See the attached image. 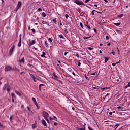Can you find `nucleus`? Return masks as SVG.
<instances>
[{"instance_id": "obj_1", "label": "nucleus", "mask_w": 130, "mask_h": 130, "mask_svg": "<svg viewBox=\"0 0 130 130\" xmlns=\"http://www.w3.org/2000/svg\"><path fill=\"white\" fill-rule=\"evenodd\" d=\"M15 47H16V46L15 45V44H13L10 48V50H9V56H11L12 55H13V54L14 53V49H15Z\"/></svg>"}, {"instance_id": "obj_2", "label": "nucleus", "mask_w": 130, "mask_h": 130, "mask_svg": "<svg viewBox=\"0 0 130 130\" xmlns=\"http://www.w3.org/2000/svg\"><path fill=\"white\" fill-rule=\"evenodd\" d=\"M43 116L44 117L45 119L47 121L48 123H49V120H48V117H49V114L47 112L44 111L43 112Z\"/></svg>"}, {"instance_id": "obj_3", "label": "nucleus", "mask_w": 130, "mask_h": 130, "mask_svg": "<svg viewBox=\"0 0 130 130\" xmlns=\"http://www.w3.org/2000/svg\"><path fill=\"white\" fill-rule=\"evenodd\" d=\"M21 6H22V2L21 1H19L18 2L16 8L14 10V11H15L16 13H17V12H18V10H19L20 9V8H21Z\"/></svg>"}, {"instance_id": "obj_4", "label": "nucleus", "mask_w": 130, "mask_h": 130, "mask_svg": "<svg viewBox=\"0 0 130 130\" xmlns=\"http://www.w3.org/2000/svg\"><path fill=\"white\" fill-rule=\"evenodd\" d=\"M74 3H75V4H77V5H80L81 6H86V5H85V4L83 3V2L80 0H74Z\"/></svg>"}, {"instance_id": "obj_5", "label": "nucleus", "mask_w": 130, "mask_h": 130, "mask_svg": "<svg viewBox=\"0 0 130 130\" xmlns=\"http://www.w3.org/2000/svg\"><path fill=\"white\" fill-rule=\"evenodd\" d=\"M32 100L34 103V104L36 105V107H37L38 109H39L40 107L38 106V104L37 103V102H36V99L35 98L32 97Z\"/></svg>"}, {"instance_id": "obj_6", "label": "nucleus", "mask_w": 130, "mask_h": 130, "mask_svg": "<svg viewBox=\"0 0 130 130\" xmlns=\"http://www.w3.org/2000/svg\"><path fill=\"white\" fill-rule=\"evenodd\" d=\"M12 67L10 66H7L5 67V72H9V71H12Z\"/></svg>"}, {"instance_id": "obj_7", "label": "nucleus", "mask_w": 130, "mask_h": 130, "mask_svg": "<svg viewBox=\"0 0 130 130\" xmlns=\"http://www.w3.org/2000/svg\"><path fill=\"white\" fill-rule=\"evenodd\" d=\"M11 97H12V102H14L15 99H17V96H16V94H15V93H12Z\"/></svg>"}, {"instance_id": "obj_8", "label": "nucleus", "mask_w": 130, "mask_h": 130, "mask_svg": "<svg viewBox=\"0 0 130 130\" xmlns=\"http://www.w3.org/2000/svg\"><path fill=\"white\" fill-rule=\"evenodd\" d=\"M53 78L54 79V80H58V76L56 74H55V73L53 72Z\"/></svg>"}, {"instance_id": "obj_9", "label": "nucleus", "mask_w": 130, "mask_h": 130, "mask_svg": "<svg viewBox=\"0 0 130 130\" xmlns=\"http://www.w3.org/2000/svg\"><path fill=\"white\" fill-rule=\"evenodd\" d=\"M42 123L44 126H47V124L46 123V121L44 119L42 120Z\"/></svg>"}, {"instance_id": "obj_10", "label": "nucleus", "mask_w": 130, "mask_h": 130, "mask_svg": "<svg viewBox=\"0 0 130 130\" xmlns=\"http://www.w3.org/2000/svg\"><path fill=\"white\" fill-rule=\"evenodd\" d=\"M21 43H22V38H21V36H20L19 38V42L18 44V47H21Z\"/></svg>"}, {"instance_id": "obj_11", "label": "nucleus", "mask_w": 130, "mask_h": 130, "mask_svg": "<svg viewBox=\"0 0 130 130\" xmlns=\"http://www.w3.org/2000/svg\"><path fill=\"white\" fill-rule=\"evenodd\" d=\"M8 86H9V84H6L4 85L3 87V91H5V90H6L7 88H8Z\"/></svg>"}, {"instance_id": "obj_12", "label": "nucleus", "mask_w": 130, "mask_h": 130, "mask_svg": "<svg viewBox=\"0 0 130 130\" xmlns=\"http://www.w3.org/2000/svg\"><path fill=\"white\" fill-rule=\"evenodd\" d=\"M35 43H36V41H35V40H32V42L29 44V46L34 45Z\"/></svg>"}, {"instance_id": "obj_13", "label": "nucleus", "mask_w": 130, "mask_h": 130, "mask_svg": "<svg viewBox=\"0 0 130 130\" xmlns=\"http://www.w3.org/2000/svg\"><path fill=\"white\" fill-rule=\"evenodd\" d=\"M15 92L16 93V94H17V95H18L20 97V96H22V94H21V93H20V92L18 91L17 90H15Z\"/></svg>"}, {"instance_id": "obj_14", "label": "nucleus", "mask_w": 130, "mask_h": 130, "mask_svg": "<svg viewBox=\"0 0 130 130\" xmlns=\"http://www.w3.org/2000/svg\"><path fill=\"white\" fill-rule=\"evenodd\" d=\"M19 62H23V63H25V59L24 57H22L20 60H19Z\"/></svg>"}, {"instance_id": "obj_15", "label": "nucleus", "mask_w": 130, "mask_h": 130, "mask_svg": "<svg viewBox=\"0 0 130 130\" xmlns=\"http://www.w3.org/2000/svg\"><path fill=\"white\" fill-rule=\"evenodd\" d=\"M110 89V87H103L101 88V90H103V91H104V90H109Z\"/></svg>"}, {"instance_id": "obj_16", "label": "nucleus", "mask_w": 130, "mask_h": 130, "mask_svg": "<svg viewBox=\"0 0 130 130\" xmlns=\"http://www.w3.org/2000/svg\"><path fill=\"white\" fill-rule=\"evenodd\" d=\"M43 86H44V84H40L39 86V90L40 91H41V87H43Z\"/></svg>"}, {"instance_id": "obj_17", "label": "nucleus", "mask_w": 130, "mask_h": 130, "mask_svg": "<svg viewBox=\"0 0 130 130\" xmlns=\"http://www.w3.org/2000/svg\"><path fill=\"white\" fill-rule=\"evenodd\" d=\"M114 25H115V26H120V24H121L120 22L119 23H114Z\"/></svg>"}, {"instance_id": "obj_18", "label": "nucleus", "mask_w": 130, "mask_h": 130, "mask_svg": "<svg viewBox=\"0 0 130 130\" xmlns=\"http://www.w3.org/2000/svg\"><path fill=\"white\" fill-rule=\"evenodd\" d=\"M53 22L54 24H57V21L56 20V18L53 19Z\"/></svg>"}, {"instance_id": "obj_19", "label": "nucleus", "mask_w": 130, "mask_h": 130, "mask_svg": "<svg viewBox=\"0 0 130 130\" xmlns=\"http://www.w3.org/2000/svg\"><path fill=\"white\" fill-rule=\"evenodd\" d=\"M59 37L62 39H64V37L63 36V35L62 34H61L59 36Z\"/></svg>"}, {"instance_id": "obj_20", "label": "nucleus", "mask_w": 130, "mask_h": 130, "mask_svg": "<svg viewBox=\"0 0 130 130\" xmlns=\"http://www.w3.org/2000/svg\"><path fill=\"white\" fill-rule=\"evenodd\" d=\"M13 117H14V116H13V115H11L10 116V121H11V122H13Z\"/></svg>"}, {"instance_id": "obj_21", "label": "nucleus", "mask_w": 130, "mask_h": 130, "mask_svg": "<svg viewBox=\"0 0 130 130\" xmlns=\"http://www.w3.org/2000/svg\"><path fill=\"white\" fill-rule=\"evenodd\" d=\"M45 46L46 47H48V43H47V41H45Z\"/></svg>"}, {"instance_id": "obj_22", "label": "nucleus", "mask_w": 130, "mask_h": 130, "mask_svg": "<svg viewBox=\"0 0 130 130\" xmlns=\"http://www.w3.org/2000/svg\"><path fill=\"white\" fill-rule=\"evenodd\" d=\"M78 130H86V127H84L83 128H77Z\"/></svg>"}, {"instance_id": "obj_23", "label": "nucleus", "mask_w": 130, "mask_h": 130, "mask_svg": "<svg viewBox=\"0 0 130 130\" xmlns=\"http://www.w3.org/2000/svg\"><path fill=\"white\" fill-rule=\"evenodd\" d=\"M109 60V58L105 57V63H106V62H107V61H108Z\"/></svg>"}, {"instance_id": "obj_24", "label": "nucleus", "mask_w": 130, "mask_h": 130, "mask_svg": "<svg viewBox=\"0 0 130 130\" xmlns=\"http://www.w3.org/2000/svg\"><path fill=\"white\" fill-rule=\"evenodd\" d=\"M42 16L43 17V18H45V17H46V14L45 12H43Z\"/></svg>"}, {"instance_id": "obj_25", "label": "nucleus", "mask_w": 130, "mask_h": 130, "mask_svg": "<svg viewBox=\"0 0 130 130\" xmlns=\"http://www.w3.org/2000/svg\"><path fill=\"white\" fill-rule=\"evenodd\" d=\"M45 55H46V54L45 53V52H43L42 55H41V57H45Z\"/></svg>"}, {"instance_id": "obj_26", "label": "nucleus", "mask_w": 130, "mask_h": 130, "mask_svg": "<svg viewBox=\"0 0 130 130\" xmlns=\"http://www.w3.org/2000/svg\"><path fill=\"white\" fill-rule=\"evenodd\" d=\"M80 16H81L82 17H83V16L85 15V11H82V13L80 14Z\"/></svg>"}, {"instance_id": "obj_27", "label": "nucleus", "mask_w": 130, "mask_h": 130, "mask_svg": "<svg viewBox=\"0 0 130 130\" xmlns=\"http://www.w3.org/2000/svg\"><path fill=\"white\" fill-rule=\"evenodd\" d=\"M42 24H44V25H47L48 23L46 21H44V20L42 21Z\"/></svg>"}, {"instance_id": "obj_28", "label": "nucleus", "mask_w": 130, "mask_h": 130, "mask_svg": "<svg viewBox=\"0 0 130 130\" xmlns=\"http://www.w3.org/2000/svg\"><path fill=\"white\" fill-rule=\"evenodd\" d=\"M120 125V124H116V125L114 126L115 130H116V129L117 128V127H118Z\"/></svg>"}, {"instance_id": "obj_29", "label": "nucleus", "mask_w": 130, "mask_h": 130, "mask_svg": "<svg viewBox=\"0 0 130 130\" xmlns=\"http://www.w3.org/2000/svg\"><path fill=\"white\" fill-rule=\"evenodd\" d=\"M128 87H130V82H129L128 83V84L125 86V89H127V88H128Z\"/></svg>"}, {"instance_id": "obj_30", "label": "nucleus", "mask_w": 130, "mask_h": 130, "mask_svg": "<svg viewBox=\"0 0 130 130\" xmlns=\"http://www.w3.org/2000/svg\"><path fill=\"white\" fill-rule=\"evenodd\" d=\"M94 12H97V11H96V10H93V11H92V12H91V15H95Z\"/></svg>"}, {"instance_id": "obj_31", "label": "nucleus", "mask_w": 130, "mask_h": 130, "mask_svg": "<svg viewBox=\"0 0 130 130\" xmlns=\"http://www.w3.org/2000/svg\"><path fill=\"white\" fill-rule=\"evenodd\" d=\"M31 31H32V33H34V34H35V33H36V30H35V29H34V28H32L31 29Z\"/></svg>"}, {"instance_id": "obj_32", "label": "nucleus", "mask_w": 130, "mask_h": 130, "mask_svg": "<svg viewBox=\"0 0 130 130\" xmlns=\"http://www.w3.org/2000/svg\"><path fill=\"white\" fill-rule=\"evenodd\" d=\"M87 48H88V50H93V49H94L93 48H91V47H88Z\"/></svg>"}, {"instance_id": "obj_33", "label": "nucleus", "mask_w": 130, "mask_h": 130, "mask_svg": "<svg viewBox=\"0 0 130 130\" xmlns=\"http://www.w3.org/2000/svg\"><path fill=\"white\" fill-rule=\"evenodd\" d=\"M32 127L33 129H34V128H36V124H32Z\"/></svg>"}, {"instance_id": "obj_34", "label": "nucleus", "mask_w": 130, "mask_h": 130, "mask_svg": "<svg viewBox=\"0 0 130 130\" xmlns=\"http://www.w3.org/2000/svg\"><path fill=\"white\" fill-rule=\"evenodd\" d=\"M48 40H49V41H50V42H52L53 39H51V38H48Z\"/></svg>"}, {"instance_id": "obj_35", "label": "nucleus", "mask_w": 130, "mask_h": 130, "mask_svg": "<svg viewBox=\"0 0 130 130\" xmlns=\"http://www.w3.org/2000/svg\"><path fill=\"white\" fill-rule=\"evenodd\" d=\"M118 18H121L122 17H123V14L118 15Z\"/></svg>"}, {"instance_id": "obj_36", "label": "nucleus", "mask_w": 130, "mask_h": 130, "mask_svg": "<svg viewBox=\"0 0 130 130\" xmlns=\"http://www.w3.org/2000/svg\"><path fill=\"white\" fill-rule=\"evenodd\" d=\"M85 27H87L88 29H91V27L87 24L85 25Z\"/></svg>"}, {"instance_id": "obj_37", "label": "nucleus", "mask_w": 130, "mask_h": 130, "mask_svg": "<svg viewBox=\"0 0 130 130\" xmlns=\"http://www.w3.org/2000/svg\"><path fill=\"white\" fill-rule=\"evenodd\" d=\"M113 54V55H115V52L112 51L111 53H110V54Z\"/></svg>"}, {"instance_id": "obj_38", "label": "nucleus", "mask_w": 130, "mask_h": 130, "mask_svg": "<svg viewBox=\"0 0 130 130\" xmlns=\"http://www.w3.org/2000/svg\"><path fill=\"white\" fill-rule=\"evenodd\" d=\"M30 76L32 78H33V79H35L36 77H35V76L34 75H33L32 74H30Z\"/></svg>"}, {"instance_id": "obj_39", "label": "nucleus", "mask_w": 130, "mask_h": 130, "mask_svg": "<svg viewBox=\"0 0 130 130\" xmlns=\"http://www.w3.org/2000/svg\"><path fill=\"white\" fill-rule=\"evenodd\" d=\"M80 27L82 28V29H84V28H83V23H82V22L80 23Z\"/></svg>"}, {"instance_id": "obj_40", "label": "nucleus", "mask_w": 130, "mask_h": 130, "mask_svg": "<svg viewBox=\"0 0 130 130\" xmlns=\"http://www.w3.org/2000/svg\"><path fill=\"white\" fill-rule=\"evenodd\" d=\"M90 37H83L84 39H89V38H90Z\"/></svg>"}, {"instance_id": "obj_41", "label": "nucleus", "mask_w": 130, "mask_h": 130, "mask_svg": "<svg viewBox=\"0 0 130 130\" xmlns=\"http://www.w3.org/2000/svg\"><path fill=\"white\" fill-rule=\"evenodd\" d=\"M64 32H65V33H66V34H68V33H69V31H68V29H66L64 30Z\"/></svg>"}, {"instance_id": "obj_42", "label": "nucleus", "mask_w": 130, "mask_h": 130, "mask_svg": "<svg viewBox=\"0 0 130 130\" xmlns=\"http://www.w3.org/2000/svg\"><path fill=\"white\" fill-rule=\"evenodd\" d=\"M37 11L38 12H41V11H42V9H41V8H39V9H38Z\"/></svg>"}, {"instance_id": "obj_43", "label": "nucleus", "mask_w": 130, "mask_h": 130, "mask_svg": "<svg viewBox=\"0 0 130 130\" xmlns=\"http://www.w3.org/2000/svg\"><path fill=\"white\" fill-rule=\"evenodd\" d=\"M27 108L28 110H29V111H31V112H32V111H31V109H30V107L27 106Z\"/></svg>"}, {"instance_id": "obj_44", "label": "nucleus", "mask_w": 130, "mask_h": 130, "mask_svg": "<svg viewBox=\"0 0 130 130\" xmlns=\"http://www.w3.org/2000/svg\"><path fill=\"white\" fill-rule=\"evenodd\" d=\"M28 67H33V65L32 64L28 63L27 64Z\"/></svg>"}, {"instance_id": "obj_45", "label": "nucleus", "mask_w": 130, "mask_h": 130, "mask_svg": "<svg viewBox=\"0 0 130 130\" xmlns=\"http://www.w3.org/2000/svg\"><path fill=\"white\" fill-rule=\"evenodd\" d=\"M116 32H117V33H118L119 34L120 33H121L120 30H116Z\"/></svg>"}, {"instance_id": "obj_46", "label": "nucleus", "mask_w": 130, "mask_h": 130, "mask_svg": "<svg viewBox=\"0 0 130 130\" xmlns=\"http://www.w3.org/2000/svg\"><path fill=\"white\" fill-rule=\"evenodd\" d=\"M78 12L80 13V14H81V10L79 9V8L77 10Z\"/></svg>"}, {"instance_id": "obj_47", "label": "nucleus", "mask_w": 130, "mask_h": 130, "mask_svg": "<svg viewBox=\"0 0 130 130\" xmlns=\"http://www.w3.org/2000/svg\"><path fill=\"white\" fill-rule=\"evenodd\" d=\"M33 80H34V82H35V83H36V82H37L36 80H38V79H37V78H36L34 79Z\"/></svg>"}, {"instance_id": "obj_48", "label": "nucleus", "mask_w": 130, "mask_h": 130, "mask_svg": "<svg viewBox=\"0 0 130 130\" xmlns=\"http://www.w3.org/2000/svg\"><path fill=\"white\" fill-rule=\"evenodd\" d=\"M65 17H66V19H68V18H69V15L68 14H66Z\"/></svg>"}, {"instance_id": "obj_49", "label": "nucleus", "mask_w": 130, "mask_h": 130, "mask_svg": "<svg viewBox=\"0 0 130 130\" xmlns=\"http://www.w3.org/2000/svg\"><path fill=\"white\" fill-rule=\"evenodd\" d=\"M76 56L79 58V57H80V56H79V54L77 53L76 55Z\"/></svg>"}, {"instance_id": "obj_50", "label": "nucleus", "mask_w": 130, "mask_h": 130, "mask_svg": "<svg viewBox=\"0 0 130 130\" xmlns=\"http://www.w3.org/2000/svg\"><path fill=\"white\" fill-rule=\"evenodd\" d=\"M106 40H108V39H109V37H108V36H107L106 37Z\"/></svg>"}, {"instance_id": "obj_51", "label": "nucleus", "mask_w": 130, "mask_h": 130, "mask_svg": "<svg viewBox=\"0 0 130 130\" xmlns=\"http://www.w3.org/2000/svg\"><path fill=\"white\" fill-rule=\"evenodd\" d=\"M49 119H50V120H54V118H52L51 117H49Z\"/></svg>"}, {"instance_id": "obj_52", "label": "nucleus", "mask_w": 130, "mask_h": 130, "mask_svg": "<svg viewBox=\"0 0 130 130\" xmlns=\"http://www.w3.org/2000/svg\"><path fill=\"white\" fill-rule=\"evenodd\" d=\"M78 67H81V62L78 61Z\"/></svg>"}, {"instance_id": "obj_53", "label": "nucleus", "mask_w": 130, "mask_h": 130, "mask_svg": "<svg viewBox=\"0 0 130 130\" xmlns=\"http://www.w3.org/2000/svg\"><path fill=\"white\" fill-rule=\"evenodd\" d=\"M72 74L74 75L75 77H76V73H75L74 71L72 72Z\"/></svg>"}, {"instance_id": "obj_54", "label": "nucleus", "mask_w": 130, "mask_h": 130, "mask_svg": "<svg viewBox=\"0 0 130 130\" xmlns=\"http://www.w3.org/2000/svg\"><path fill=\"white\" fill-rule=\"evenodd\" d=\"M58 124L57 123H56V122H54V125H55V126H56V125H57Z\"/></svg>"}, {"instance_id": "obj_55", "label": "nucleus", "mask_w": 130, "mask_h": 130, "mask_svg": "<svg viewBox=\"0 0 130 130\" xmlns=\"http://www.w3.org/2000/svg\"><path fill=\"white\" fill-rule=\"evenodd\" d=\"M91 75H92V76H95V75H96L95 73H92L91 74Z\"/></svg>"}, {"instance_id": "obj_56", "label": "nucleus", "mask_w": 130, "mask_h": 130, "mask_svg": "<svg viewBox=\"0 0 130 130\" xmlns=\"http://www.w3.org/2000/svg\"><path fill=\"white\" fill-rule=\"evenodd\" d=\"M0 127H4V125L0 123Z\"/></svg>"}, {"instance_id": "obj_57", "label": "nucleus", "mask_w": 130, "mask_h": 130, "mask_svg": "<svg viewBox=\"0 0 130 130\" xmlns=\"http://www.w3.org/2000/svg\"><path fill=\"white\" fill-rule=\"evenodd\" d=\"M109 95H110V93H107V94L105 95V97H107L108 96H109Z\"/></svg>"}, {"instance_id": "obj_58", "label": "nucleus", "mask_w": 130, "mask_h": 130, "mask_svg": "<svg viewBox=\"0 0 130 130\" xmlns=\"http://www.w3.org/2000/svg\"><path fill=\"white\" fill-rule=\"evenodd\" d=\"M116 64V63H112V65L113 66V67H115V65Z\"/></svg>"}, {"instance_id": "obj_59", "label": "nucleus", "mask_w": 130, "mask_h": 130, "mask_svg": "<svg viewBox=\"0 0 130 130\" xmlns=\"http://www.w3.org/2000/svg\"><path fill=\"white\" fill-rule=\"evenodd\" d=\"M68 53H69L68 52H64V55H65V56L67 55V54H68Z\"/></svg>"}, {"instance_id": "obj_60", "label": "nucleus", "mask_w": 130, "mask_h": 130, "mask_svg": "<svg viewBox=\"0 0 130 130\" xmlns=\"http://www.w3.org/2000/svg\"><path fill=\"white\" fill-rule=\"evenodd\" d=\"M94 31L95 33H97V30L96 29V28H94Z\"/></svg>"}, {"instance_id": "obj_61", "label": "nucleus", "mask_w": 130, "mask_h": 130, "mask_svg": "<svg viewBox=\"0 0 130 130\" xmlns=\"http://www.w3.org/2000/svg\"><path fill=\"white\" fill-rule=\"evenodd\" d=\"M15 70L17 71V72H20V69H16Z\"/></svg>"}, {"instance_id": "obj_62", "label": "nucleus", "mask_w": 130, "mask_h": 130, "mask_svg": "<svg viewBox=\"0 0 130 130\" xmlns=\"http://www.w3.org/2000/svg\"><path fill=\"white\" fill-rule=\"evenodd\" d=\"M7 91H8V92H9L10 91V89L9 88V87H8L7 89H6Z\"/></svg>"}, {"instance_id": "obj_63", "label": "nucleus", "mask_w": 130, "mask_h": 130, "mask_svg": "<svg viewBox=\"0 0 130 130\" xmlns=\"http://www.w3.org/2000/svg\"><path fill=\"white\" fill-rule=\"evenodd\" d=\"M117 109H121V107L120 106H118V107H117Z\"/></svg>"}, {"instance_id": "obj_64", "label": "nucleus", "mask_w": 130, "mask_h": 130, "mask_svg": "<svg viewBox=\"0 0 130 130\" xmlns=\"http://www.w3.org/2000/svg\"><path fill=\"white\" fill-rule=\"evenodd\" d=\"M85 2V3H88V2H90V0H86Z\"/></svg>"}]
</instances>
